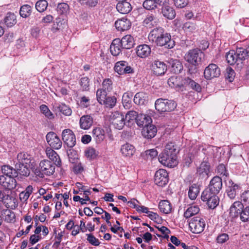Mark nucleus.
<instances>
[{
  "instance_id": "nucleus-1",
  "label": "nucleus",
  "mask_w": 249,
  "mask_h": 249,
  "mask_svg": "<svg viewBox=\"0 0 249 249\" xmlns=\"http://www.w3.org/2000/svg\"><path fill=\"white\" fill-rule=\"evenodd\" d=\"M149 41L154 42L158 46L171 49L175 46V41L171 39L170 34L164 31L160 27H156L151 31L148 35Z\"/></svg>"
},
{
  "instance_id": "nucleus-2",
  "label": "nucleus",
  "mask_w": 249,
  "mask_h": 249,
  "mask_svg": "<svg viewBox=\"0 0 249 249\" xmlns=\"http://www.w3.org/2000/svg\"><path fill=\"white\" fill-rule=\"evenodd\" d=\"M31 156L26 153L21 152L18 154L17 159L14 161L15 168L18 174L27 177L30 175V168L34 163Z\"/></svg>"
},
{
  "instance_id": "nucleus-3",
  "label": "nucleus",
  "mask_w": 249,
  "mask_h": 249,
  "mask_svg": "<svg viewBox=\"0 0 249 249\" xmlns=\"http://www.w3.org/2000/svg\"><path fill=\"white\" fill-rule=\"evenodd\" d=\"M55 171V166L52 161L45 160L40 161L39 166L35 169V174L36 176L42 178L44 175H53Z\"/></svg>"
},
{
  "instance_id": "nucleus-4",
  "label": "nucleus",
  "mask_w": 249,
  "mask_h": 249,
  "mask_svg": "<svg viewBox=\"0 0 249 249\" xmlns=\"http://www.w3.org/2000/svg\"><path fill=\"white\" fill-rule=\"evenodd\" d=\"M210 188H206L202 193L201 198L203 201H206L209 208L214 209L219 204V199L218 194L212 191Z\"/></svg>"
},
{
  "instance_id": "nucleus-5",
  "label": "nucleus",
  "mask_w": 249,
  "mask_h": 249,
  "mask_svg": "<svg viewBox=\"0 0 249 249\" xmlns=\"http://www.w3.org/2000/svg\"><path fill=\"white\" fill-rule=\"evenodd\" d=\"M204 53L199 49H195L190 50L185 55V59L194 65L199 64L204 58Z\"/></svg>"
},
{
  "instance_id": "nucleus-6",
  "label": "nucleus",
  "mask_w": 249,
  "mask_h": 249,
  "mask_svg": "<svg viewBox=\"0 0 249 249\" xmlns=\"http://www.w3.org/2000/svg\"><path fill=\"white\" fill-rule=\"evenodd\" d=\"M205 225L204 219L198 216L192 218L189 224L192 231L195 233H199L202 232L204 231Z\"/></svg>"
},
{
  "instance_id": "nucleus-7",
  "label": "nucleus",
  "mask_w": 249,
  "mask_h": 249,
  "mask_svg": "<svg viewBox=\"0 0 249 249\" xmlns=\"http://www.w3.org/2000/svg\"><path fill=\"white\" fill-rule=\"evenodd\" d=\"M159 161L163 165L170 168L176 166L178 164L177 156L163 153L159 155Z\"/></svg>"
},
{
  "instance_id": "nucleus-8",
  "label": "nucleus",
  "mask_w": 249,
  "mask_h": 249,
  "mask_svg": "<svg viewBox=\"0 0 249 249\" xmlns=\"http://www.w3.org/2000/svg\"><path fill=\"white\" fill-rule=\"evenodd\" d=\"M109 120L118 129H122L125 124L124 116L117 110L112 112L109 115Z\"/></svg>"
},
{
  "instance_id": "nucleus-9",
  "label": "nucleus",
  "mask_w": 249,
  "mask_h": 249,
  "mask_svg": "<svg viewBox=\"0 0 249 249\" xmlns=\"http://www.w3.org/2000/svg\"><path fill=\"white\" fill-rule=\"evenodd\" d=\"M221 73L220 68L215 64H210L204 70V76L206 79L210 80L218 77Z\"/></svg>"
},
{
  "instance_id": "nucleus-10",
  "label": "nucleus",
  "mask_w": 249,
  "mask_h": 249,
  "mask_svg": "<svg viewBox=\"0 0 249 249\" xmlns=\"http://www.w3.org/2000/svg\"><path fill=\"white\" fill-rule=\"evenodd\" d=\"M114 69L115 72L120 75L133 73L134 72L133 69L125 61L117 62L115 64Z\"/></svg>"
},
{
  "instance_id": "nucleus-11",
  "label": "nucleus",
  "mask_w": 249,
  "mask_h": 249,
  "mask_svg": "<svg viewBox=\"0 0 249 249\" xmlns=\"http://www.w3.org/2000/svg\"><path fill=\"white\" fill-rule=\"evenodd\" d=\"M62 138L65 144L69 147H73L76 144L75 135L70 129H66L63 131Z\"/></svg>"
},
{
  "instance_id": "nucleus-12",
  "label": "nucleus",
  "mask_w": 249,
  "mask_h": 249,
  "mask_svg": "<svg viewBox=\"0 0 249 249\" xmlns=\"http://www.w3.org/2000/svg\"><path fill=\"white\" fill-rule=\"evenodd\" d=\"M154 181L159 186L162 187L165 185L168 182V175L167 171L163 169L158 170L155 174Z\"/></svg>"
},
{
  "instance_id": "nucleus-13",
  "label": "nucleus",
  "mask_w": 249,
  "mask_h": 249,
  "mask_svg": "<svg viewBox=\"0 0 249 249\" xmlns=\"http://www.w3.org/2000/svg\"><path fill=\"white\" fill-rule=\"evenodd\" d=\"M46 140L50 146L55 149H59L62 146V142L57 135L53 132H49L46 136Z\"/></svg>"
},
{
  "instance_id": "nucleus-14",
  "label": "nucleus",
  "mask_w": 249,
  "mask_h": 249,
  "mask_svg": "<svg viewBox=\"0 0 249 249\" xmlns=\"http://www.w3.org/2000/svg\"><path fill=\"white\" fill-rule=\"evenodd\" d=\"M155 107V109H175L177 104L174 101L160 98L156 101Z\"/></svg>"
},
{
  "instance_id": "nucleus-15",
  "label": "nucleus",
  "mask_w": 249,
  "mask_h": 249,
  "mask_svg": "<svg viewBox=\"0 0 249 249\" xmlns=\"http://www.w3.org/2000/svg\"><path fill=\"white\" fill-rule=\"evenodd\" d=\"M0 185H1L5 190H11L16 187L17 182L14 178L1 175L0 176Z\"/></svg>"
},
{
  "instance_id": "nucleus-16",
  "label": "nucleus",
  "mask_w": 249,
  "mask_h": 249,
  "mask_svg": "<svg viewBox=\"0 0 249 249\" xmlns=\"http://www.w3.org/2000/svg\"><path fill=\"white\" fill-rule=\"evenodd\" d=\"M152 70L153 73L157 75L164 74L167 70V66L163 62L155 60L152 64Z\"/></svg>"
},
{
  "instance_id": "nucleus-17",
  "label": "nucleus",
  "mask_w": 249,
  "mask_h": 249,
  "mask_svg": "<svg viewBox=\"0 0 249 249\" xmlns=\"http://www.w3.org/2000/svg\"><path fill=\"white\" fill-rule=\"evenodd\" d=\"M222 180L220 177L216 176L211 180L208 187L212 189V191L218 194L222 188Z\"/></svg>"
},
{
  "instance_id": "nucleus-18",
  "label": "nucleus",
  "mask_w": 249,
  "mask_h": 249,
  "mask_svg": "<svg viewBox=\"0 0 249 249\" xmlns=\"http://www.w3.org/2000/svg\"><path fill=\"white\" fill-rule=\"evenodd\" d=\"M159 19L152 14L147 15L144 18L142 25L147 28H151L157 25Z\"/></svg>"
},
{
  "instance_id": "nucleus-19",
  "label": "nucleus",
  "mask_w": 249,
  "mask_h": 249,
  "mask_svg": "<svg viewBox=\"0 0 249 249\" xmlns=\"http://www.w3.org/2000/svg\"><path fill=\"white\" fill-rule=\"evenodd\" d=\"M157 132V129L156 127L151 124L144 127L142 131V136L148 139L154 137Z\"/></svg>"
},
{
  "instance_id": "nucleus-20",
  "label": "nucleus",
  "mask_w": 249,
  "mask_h": 249,
  "mask_svg": "<svg viewBox=\"0 0 249 249\" xmlns=\"http://www.w3.org/2000/svg\"><path fill=\"white\" fill-rule=\"evenodd\" d=\"M240 189L241 187L239 184L234 183L232 180H230L226 190L228 197L231 199H233L236 196L237 192Z\"/></svg>"
},
{
  "instance_id": "nucleus-21",
  "label": "nucleus",
  "mask_w": 249,
  "mask_h": 249,
  "mask_svg": "<svg viewBox=\"0 0 249 249\" xmlns=\"http://www.w3.org/2000/svg\"><path fill=\"white\" fill-rule=\"evenodd\" d=\"M151 52V48L146 44L140 45L136 48L137 55L142 58L147 57L150 54Z\"/></svg>"
},
{
  "instance_id": "nucleus-22",
  "label": "nucleus",
  "mask_w": 249,
  "mask_h": 249,
  "mask_svg": "<svg viewBox=\"0 0 249 249\" xmlns=\"http://www.w3.org/2000/svg\"><path fill=\"white\" fill-rule=\"evenodd\" d=\"M131 26L130 21L126 18H123L116 21L115 26L120 31L128 30Z\"/></svg>"
},
{
  "instance_id": "nucleus-23",
  "label": "nucleus",
  "mask_w": 249,
  "mask_h": 249,
  "mask_svg": "<svg viewBox=\"0 0 249 249\" xmlns=\"http://www.w3.org/2000/svg\"><path fill=\"white\" fill-rule=\"evenodd\" d=\"M243 208V205L239 201H235L230 208V215L232 218L237 217L240 215Z\"/></svg>"
},
{
  "instance_id": "nucleus-24",
  "label": "nucleus",
  "mask_w": 249,
  "mask_h": 249,
  "mask_svg": "<svg viewBox=\"0 0 249 249\" xmlns=\"http://www.w3.org/2000/svg\"><path fill=\"white\" fill-rule=\"evenodd\" d=\"M47 157L57 166H60L61 161L59 155L52 148L47 147L46 149Z\"/></svg>"
},
{
  "instance_id": "nucleus-25",
  "label": "nucleus",
  "mask_w": 249,
  "mask_h": 249,
  "mask_svg": "<svg viewBox=\"0 0 249 249\" xmlns=\"http://www.w3.org/2000/svg\"><path fill=\"white\" fill-rule=\"evenodd\" d=\"M117 11L121 14H127L132 10V7L129 2L127 1L118 2L116 5Z\"/></svg>"
},
{
  "instance_id": "nucleus-26",
  "label": "nucleus",
  "mask_w": 249,
  "mask_h": 249,
  "mask_svg": "<svg viewBox=\"0 0 249 249\" xmlns=\"http://www.w3.org/2000/svg\"><path fill=\"white\" fill-rule=\"evenodd\" d=\"M152 122L151 117L145 114H139L137 116L136 123L140 127H145Z\"/></svg>"
},
{
  "instance_id": "nucleus-27",
  "label": "nucleus",
  "mask_w": 249,
  "mask_h": 249,
  "mask_svg": "<svg viewBox=\"0 0 249 249\" xmlns=\"http://www.w3.org/2000/svg\"><path fill=\"white\" fill-rule=\"evenodd\" d=\"M121 42L119 38H116L112 41L110 46V51L111 53L114 56L118 55L122 51Z\"/></svg>"
},
{
  "instance_id": "nucleus-28",
  "label": "nucleus",
  "mask_w": 249,
  "mask_h": 249,
  "mask_svg": "<svg viewBox=\"0 0 249 249\" xmlns=\"http://www.w3.org/2000/svg\"><path fill=\"white\" fill-rule=\"evenodd\" d=\"M79 123L81 128L88 129L93 124V118L90 115H83L80 118Z\"/></svg>"
},
{
  "instance_id": "nucleus-29",
  "label": "nucleus",
  "mask_w": 249,
  "mask_h": 249,
  "mask_svg": "<svg viewBox=\"0 0 249 249\" xmlns=\"http://www.w3.org/2000/svg\"><path fill=\"white\" fill-rule=\"evenodd\" d=\"M210 165L207 162H202L197 169V174L202 178H207L209 173Z\"/></svg>"
},
{
  "instance_id": "nucleus-30",
  "label": "nucleus",
  "mask_w": 249,
  "mask_h": 249,
  "mask_svg": "<svg viewBox=\"0 0 249 249\" xmlns=\"http://www.w3.org/2000/svg\"><path fill=\"white\" fill-rule=\"evenodd\" d=\"M238 62L242 64L243 60L249 57V46L246 49L237 48L236 51Z\"/></svg>"
},
{
  "instance_id": "nucleus-31",
  "label": "nucleus",
  "mask_w": 249,
  "mask_h": 249,
  "mask_svg": "<svg viewBox=\"0 0 249 249\" xmlns=\"http://www.w3.org/2000/svg\"><path fill=\"white\" fill-rule=\"evenodd\" d=\"M135 152V147L128 143H126L121 146V152L124 156L130 157L133 155Z\"/></svg>"
},
{
  "instance_id": "nucleus-32",
  "label": "nucleus",
  "mask_w": 249,
  "mask_h": 249,
  "mask_svg": "<svg viewBox=\"0 0 249 249\" xmlns=\"http://www.w3.org/2000/svg\"><path fill=\"white\" fill-rule=\"evenodd\" d=\"M122 47L124 49H129L133 47L134 44L133 37L130 35L124 36L122 39H120Z\"/></svg>"
},
{
  "instance_id": "nucleus-33",
  "label": "nucleus",
  "mask_w": 249,
  "mask_h": 249,
  "mask_svg": "<svg viewBox=\"0 0 249 249\" xmlns=\"http://www.w3.org/2000/svg\"><path fill=\"white\" fill-rule=\"evenodd\" d=\"M147 94L143 92L137 93L134 97V102L138 105H145L147 102Z\"/></svg>"
},
{
  "instance_id": "nucleus-34",
  "label": "nucleus",
  "mask_w": 249,
  "mask_h": 249,
  "mask_svg": "<svg viewBox=\"0 0 249 249\" xmlns=\"http://www.w3.org/2000/svg\"><path fill=\"white\" fill-rule=\"evenodd\" d=\"M92 137L97 143L101 142L105 139V131L100 127H96L92 130Z\"/></svg>"
},
{
  "instance_id": "nucleus-35",
  "label": "nucleus",
  "mask_w": 249,
  "mask_h": 249,
  "mask_svg": "<svg viewBox=\"0 0 249 249\" xmlns=\"http://www.w3.org/2000/svg\"><path fill=\"white\" fill-rule=\"evenodd\" d=\"M159 208L161 212L165 214L170 213L172 212L171 204L167 200H163L160 202Z\"/></svg>"
},
{
  "instance_id": "nucleus-36",
  "label": "nucleus",
  "mask_w": 249,
  "mask_h": 249,
  "mask_svg": "<svg viewBox=\"0 0 249 249\" xmlns=\"http://www.w3.org/2000/svg\"><path fill=\"white\" fill-rule=\"evenodd\" d=\"M1 171L3 174V175L5 177H8L11 178L17 177L18 176V173L15 169L11 167L9 165H4L1 167Z\"/></svg>"
},
{
  "instance_id": "nucleus-37",
  "label": "nucleus",
  "mask_w": 249,
  "mask_h": 249,
  "mask_svg": "<svg viewBox=\"0 0 249 249\" xmlns=\"http://www.w3.org/2000/svg\"><path fill=\"white\" fill-rule=\"evenodd\" d=\"M161 10L162 15L164 17L170 19H173L175 17V11L172 7L165 4L162 6Z\"/></svg>"
},
{
  "instance_id": "nucleus-38",
  "label": "nucleus",
  "mask_w": 249,
  "mask_h": 249,
  "mask_svg": "<svg viewBox=\"0 0 249 249\" xmlns=\"http://www.w3.org/2000/svg\"><path fill=\"white\" fill-rule=\"evenodd\" d=\"M200 191L199 185L193 184L190 186L188 190V196L191 200H195L197 197Z\"/></svg>"
},
{
  "instance_id": "nucleus-39",
  "label": "nucleus",
  "mask_w": 249,
  "mask_h": 249,
  "mask_svg": "<svg viewBox=\"0 0 249 249\" xmlns=\"http://www.w3.org/2000/svg\"><path fill=\"white\" fill-rule=\"evenodd\" d=\"M226 60L228 64L232 65L236 63L237 65L240 64L237 59L236 53L234 50H231L227 53L226 55Z\"/></svg>"
},
{
  "instance_id": "nucleus-40",
  "label": "nucleus",
  "mask_w": 249,
  "mask_h": 249,
  "mask_svg": "<svg viewBox=\"0 0 249 249\" xmlns=\"http://www.w3.org/2000/svg\"><path fill=\"white\" fill-rule=\"evenodd\" d=\"M168 84L170 87L173 88H181L183 87V83L181 78L177 76H172L168 80Z\"/></svg>"
},
{
  "instance_id": "nucleus-41",
  "label": "nucleus",
  "mask_w": 249,
  "mask_h": 249,
  "mask_svg": "<svg viewBox=\"0 0 249 249\" xmlns=\"http://www.w3.org/2000/svg\"><path fill=\"white\" fill-rule=\"evenodd\" d=\"M183 83L188 85L191 88L198 92H200L201 90V87L200 85L189 77L184 78Z\"/></svg>"
},
{
  "instance_id": "nucleus-42",
  "label": "nucleus",
  "mask_w": 249,
  "mask_h": 249,
  "mask_svg": "<svg viewBox=\"0 0 249 249\" xmlns=\"http://www.w3.org/2000/svg\"><path fill=\"white\" fill-rule=\"evenodd\" d=\"M199 208L197 205H192L188 207L184 213V216L186 218H188L196 214L199 212Z\"/></svg>"
},
{
  "instance_id": "nucleus-43",
  "label": "nucleus",
  "mask_w": 249,
  "mask_h": 249,
  "mask_svg": "<svg viewBox=\"0 0 249 249\" xmlns=\"http://www.w3.org/2000/svg\"><path fill=\"white\" fill-rule=\"evenodd\" d=\"M4 22L8 27L13 26L16 23L15 15L13 13H8L4 19Z\"/></svg>"
},
{
  "instance_id": "nucleus-44",
  "label": "nucleus",
  "mask_w": 249,
  "mask_h": 249,
  "mask_svg": "<svg viewBox=\"0 0 249 249\" xmlns=\"http://www.w3.org/2000/svg\"><path fill=\"white\" fill-rule=\"evenodd\" d=\"M132 94L131 93H124L122 97V102L125 109H129L130 107Z\"/></svg>"
},
{
  "instance_id": "nucleus-45",
  "label": "nucleus",
  "mask_w": 249,
  "mask_h": 249,
  "mask_svg": "<svg viewBox=\"0 0 249 249\" xmlns=\"http://www.w3.org/2000/svg\"><path fill=\"white\" fill-rule=\"evenodd\" d=\"M172 71L174 73H179L183 69V66L180 62L177 60H172L170 61Z\"/></svg>"
},
{
  "instance_id": "nucleus-46",
  "label": "nucleus",
  "mask_w": 249,
  "mask_h": 249,
  "mask_svg": "<svg viewBox=\"0 0 249 249\" xmlns=\"http://www.w3.org/2000/svg\"><path fill=\"white\" fill-rule=\"evenodd\" d=\"M163 153L169 154L171 155H172V154L177 155L178 153V151L174 143L169 142L166 144Z\"/></svg>"
},
{
  "instance_id": "nucleus-47",
  "label": "nucleus",
  "mask_w": 249,
  "mask_h": 249,
  "mask_svg": "<svg viewBox=\"0 0 249 249\" xmlns=\"http://www.w3.org/2000/svg\"><path fill=\"white\" fill-rule=\"evenodd\" d=\"M116 103V98L114 97H107L103 101V103H101L100 104L104 105L106 107L112 108L115 105Z\"/></svg>"
},
{
  "instance_id": "nucleus-48",
  "label": "nucleus",
  "mask_w": 249,
  "mask_h": 249,
  "mask_svg": "<svg viewBox=\"0 0 249 249\" xmlns=\"http://www.w3.org/2000/svg\"><path fill=\"white\" fill-rule=\"evenodd\" d=\"M32 7L28 5H24L20 7V15L23 18H26L31 14Z\"/></svg>"
},
{
  "instance_id": "nucleus-49",
  "label": "nucleus",
  "mask_w": 249,
  "mask_h": 249,
  "mask_svg": "<svg viewBox=\"0 0 249 249\" xmlns=\"http://www.w3.org/2000/svg\"><path fill=\"white\" fill-rule=\"evenodd\" d=\"M11 194V190H5V192H3V197L1 201L3 202L4 203L7 204L11 203L12 201L14 199V197L12 196Z\"/></svg>"
},
{
  "instance_id": "nucleus-50",
  "label": "nucleus",
  "mask_w": 249,
  "mask_h": 249,
  "mask_svg": "<svg viewBox=\"0 0 249 249\" xmlns=\"http://www.w3.org/2000/svg\"><path fill=\"white\" fill-rule=\"evenodd\" d=\"M48 2L45 0H40L36 2V8L39 12H44L47 8Z\"/></svg>"
},
{
  "instance_id": "nucleus-51",
  "label": "nucleus",
  "mask_w": 249,
  "mask_h": 249,
  "mask_svg": "<svg viewBox=\"0 0 249 249\" xmlns=\"http://www.w3.org/2000/svg\"><path fill=\"white\" fill-rule=\"evenodd\" d=\"M196 25L192 22H188L184 24L183 29L187 33H193L196 30Z\"/></svg>"
},
{
  "instance_id": "nucleus-52",
  "label": "nucleus",
  "mask_w": 249,
  "mask_h": 249,
  "mask_svg": "<svg viewBox=\"0 0 249 249\" xmlns=\"http://www.w3.org/2000/svg\"><path fill=\"white\" fill-rule=\"evenodd\" d=\"M240 219L243 222L249 220V206L243 208L240 214Z\"/></svg>"
},
{
  "instance_id": "nucleus-53",
  "label": "nucleus",
  "mask_w": 249,
  "mask_h": 249,
  "mask_svg": "<svg viewBox=\"0 0 249 249\" xmlns=\"http://www.w3.org/2000/svg\"><path fill=\"white\" fill-rule=\"evenodd\" d=\"M69 9V6L66 3H59L57 6V11L60 15L65 14Z\"/></svg>"
},
{
  "instance_id": "nucleus-54",
  "label": "nucleus",
  "mask_w": 249,
  "mask_h": 249,
  "mask_svg": "<svg viewBox=\"0 0 249 249\" xmlns=\"http://www.w3.org/2000/svg\"><path fill=\"white\" fill-rule=\"evenodd\" d=\"M108 92L101 89H98L96 91V97L98 102L101 104L103 103V101L107 97Z\"/></svg>"
},
{
  "instance_id": "nucleus-55",
  "label": "nucleus",
  "mask_w": 249,
  "mask_h": 249,
  "mask_svg": "<svg viewBox=\"0 0 249 249\" xmlns=\"http://www.w3.org/2000/svg\"><path fill=\"white\" fill-rule=\"evenodd\" d=\"M112 81L110 79H105L102 83L101 89L108 93L112 89Z\"/></svg>"
},
{
  "instance_id": "nucleus-56",
  "label": "nucleus",
  "mask_w": 249,
  "mask_h": 249,
  "mask_svg": "<svg viewBox=\"0 0 249 249\" xmlns=\"http://www.w3.org/2000/svg\"><path fill=\"white\" fill-rule=\"evenodd\" d=\"M138 115H139V114L137 112L134 110H131L126 113L124 120H127L128 122L133 120H135L136 122Z\"/></svg>"
},
{
  "instance_id": "nucleus-57",
  "label": "nucleus",
  "mask_w": 249,
  "mask_h": 249,
  "mask_svg": "<svg viewBox=\"0 0 249 249\" xmlns=\"http://www.w3.org/2000/svg\"><path fill=\"white\" fill-rule=\"evenodd\" d=\"M144 8L148 10H151L157 8L154 0H145L143 2Z\"/></svg>"
},
{
  "instance_id": "nucleus-58",
  "label": "nucleus",
  "mask_w": 249,
  "mask_h": 249,
  "mask_svg": "<svg viewBox=\"0 0 249 249\" xmlns=\"http://www.w3.org/2000/svg\"><path fill=\"white\" fill-rule=\"evenodd\" d=\"M85 153L87 158L91 159L95 158L98 155L96 150L92 147L87 148L85 150Z\"/></svg>"
},
{
  "instance_id": "nucleus-59",
  "label": "nucleus",
  "mask_w": 249,
  "mask_h": 249,
  "mask_svg": "<svg viewBox=\"0 0 249 249\" xmlns=\"http://www.w3.org/2000/svg\"><path fill=\"white\" fill-rule=\"evenodd\" d=\"M80 83L83 90H88L89 89V80L88 77L81 78Z\"/></svg>"
},
{
  "instance_id": "nucleus-60",
  "label": "nucleus",
  "mask_w": 249,
  "mask_h": 249,
  "mask_svg": "<svg viewBox=\"0 0 249 249\" xmlns=\"http://www.w3.org/2000/svg\"><path fill=\"white\" fill-rule=\"evenodd\" d=\"M217 172L218 174L223 177L227 178L229 176V173L227 171L225 166L223 164H220L217 166Z\"/></svg>"
},
{
  "instance_id": "nucleus-61",
  "label": "nucleus",
  "mask_w": 249,
  "mask_h": 249,
  "mask_svg": "<svg viewBox=\"0 0 249 249\" xmlns=\"http://www.w3.org/2000/svg\"><path fill=\"white\" fill-rule=\"evenodd\" d=\"M86 235L88 237L87 240L90 244L95 246H97L100 245V242H99V240L94 237L92 234H87Z\"/></svg>"
},
{
  "instance_id": "nucleus-62",
  "label": "nucleus",
  "mask_w": 249,
  "mask_h": 249,
  "mask_svg": "<svg viewBox=\"0 0 249 249\" xmlns=\"http://www.w3.org/2000/svg\"><path fill=\"white\" fill-rule=\"evenodd\" d=\"M234 76L235 72L234 70L230 67L227 68L226 74V78L228 79L230 82H232L234 79Z\"/></svg>"
},
{
  "instance_id": "nucleus-63",
  "label": "nucleus",
  "mask_w": 249,
  "mask_h": 249,
  "mask_svg": "<svg viewBox=\"0 0 249 249\" xmlns=\"http://www.w3.org/2000/svg\"><path fill=\"white\" fill-rule=\"evenodd\" d=\"M229 235L226 233H222L219 235L216 238V241L218 243L223 244L229 240Z\"/></svg>"
},
{
  "instance_id": "nucleus-64",
  "label": "nucleus",
  "mask_w": 249,
  "mask_h": 249,
  "mask_svg": "<svg viewBox=\"0 0 249 249\" xmlns=\"http://www.w3.org/2000/svg\"><path fill=\"white\" fill-rule=\"evenodd\" d=\"M241 199L246 204H249V190L245 191L242 194Z\"/></svg>"
}]
</instances>
